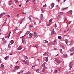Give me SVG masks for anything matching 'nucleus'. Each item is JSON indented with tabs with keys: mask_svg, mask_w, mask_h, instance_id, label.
I'll list each match as a JSON object with an SVG mask.
<instances>
[{
	"mask_svg": "<svg viewBox=\"0 0 74 74\" xmlns=\"http://www.w3.org/2000/svg\"><path fill=\"white\" fill-rule=\"evenodd\" d=\"M25 36H26V34L24 35V36L20 37V38H22V42L23 44V43H24V42L25 41V39L24 38Z\"/></svg>",
	"mask_w": 74,
	"mask_h": 74,
	"instance_id": "f257e3e1",
	"label": "nucleus"
},
{
	"mask_svg": "<svg viewBox=\"0 0 74 74\" xmlns=\"http://www.w3.org/2000/svg\"><path fill=\"white\" fill-rule=\"evenodd\" d=\"M69 67L70 68V69H69V70H71V68H72V67H73V61L71 62L69 64Z\"/></svg>",
	"mask_w": 74,
	"mask_h": 74,
	"instance_id": "f03ea898",
	"label": "nucleus"
},
{
	"mask_svg": "<svg viewBox=\"0 0 74 74\" xmlns=\"http://www.w3.org/2000/svg\"><path fill=\"white\" fill-rule=\"evenodd\" d=\"M62 18V17L61 15L59 14L58 16V21H61Z\"/></svg>",
	"mask_w": 74,
	"mask_h": 74,
	"instance_id": "7ed1b4c3",
	"label": "nucleus"
},
{
	"mask_svg": "<svg viewBox=\"0 0 74 74\" xmlns=\"http://www.w3.org/2000/svg\"><path fill=\"white\" fill-rule=\"evenodd\" d=\"M55 60L56 62H57L58 64H60L61 63V62H60V60H58V59H55Z\"/></svg>",
	"mask_w": 74,
	"mask_h": 74,
	"instance_id": "20e7f679",
	"label": "nucleus"
},
{
	"mask_svg": "<svg viewBox=\"0 0 74 74\" xmlns=\"http://www.w3.org/2000/svg\"><path fill=\"white\" fill-rule=\"evenodd\" d=\"M22 60L24 62V63H25V64H27V65H28L29 64V62H28V61H26L24 60Z\"/></svg>",
	"mask_w": 74,
	"mask_h": 74,
	"instance_id": "39448f33",
	"label": "nucleus"
},
{
	"mask_svg": "<svg viewBox=\"0 0 74 74\" xmlns=\"http://www.w3.org/2000/svg\"><path fill=\"white\" fill-rule=\"evenodd\" d=\"M37 32H34V37H36L37 36Z\"/></svg>",
	"mask_w": 74,
	"mask_h": 74,
	"instance_id": "423d86ee",
	"label": "nucleus"
},
{
	"mask_svg": "<svg viewBox=\"0 0 74 74\" xmlns=\"http://www.w3.org/2000/svg\"><path fill=\"white\" fill-rule=\"evenodd\" d=\"M56 34V33L55 32V31H54V29H53L52 30L51 34L52 35V34Z\"/></svg>",
	"mask_w": 74,
	"mask_h": 74,
	"instance_id": "0eeeda50",
	"label": "nucleus"
},
{
	"mask_svg": "<svg viewBox=\"0 0 74 74\" xmlns=\"http://www.w3.org/2000/svg\"><path fill=\"white\" fill-rule=\"evenodd\" d=\"M4 14H5V12H3L1 13L0 14V18H1V17L3 16V15H4Z\"/></svg>",
	"mask_w": 74,
	"mask_h": 74,
	"instance_id": "6e6552de",
	"label": "nucleus"
},
{
	"mask_svg": "<svg viewBox=\"0 0 74 74\" xmlns=\"http://www.w3.org/2000/svg\"><path fill=\"white\" fill-rule=\"evenodd\" d=\"M43 17V14H41L40 15V19H42V18Z\"/></svg>",
	"mask_w": 74,
	"mask_h": 74,
	"instance_id": "1a4fd4ad",
	"label": "nucleus"
},
{
	"mask_svg": "<svg viewBox=\"0 0 74 74\" xmlns=\"http://www.w3.org/2000/svg\"><path fill=\"white\" fill-rule=\"evenodd\" d=\"M8 4H9V5H11V4L12 3V1L11 0L9 1L8 3Z\"/></svg>",
	"mask_w": 74,
	"mask_h": 74,
	"instance_id": "9d476101",
	"label": "nucleus"
},
{
	"mask_svg": "<svg viewBox=\"0 0 74 74\" xmlns=\"http://www.w3.org/2000/svg\"><path fill=\"white\" fill-rule=\"evenodd\" d=\"M19 66H16L15 68L14 69L15 70H18V69H19Z\"/></svg>",
	"mask_w": 74,
	"mask_h": 74,
	"instance_id": "9b49d317",
	"label": "nucleus"
},
{
	"mask_svg": "<svg viewBox=\"0 0 74 74\" xmlns=\"http://www.w3.org/2000/svg\"><path fill=\"white\" fill-rule=\"evenodd\" d=\"M73 51H74V47L72 48L70 50V52H73Z\"/></svg>",
	"mask_w": 74,
	"mask_h": 74,
	"instance_id": "f8f14e48",
	"label": "nucleus"
},
{
	"mask_svg": "<svg viewBox=\"0 0 74 74\" xmlns=\"http://www.w3.org/2000/svg\"><path fill=\"white\" fill-rule=\"evenodd\" d=\"M11 32H10L9 34L8 35V38H9V37H10V34H11Z\"/></svg>",
	"mask_w": 74,
	"mask_h": 74,
	"instance_id": "ddd939ff",
	"label": "nucleus"
},
{
	"mask_svg": "<svg viewBox=\"0 0 74 74\" xmlns=\"http://www.w3.org/2000/svg\"><path fill=\"white\" fill-rule=\"evenodd\" d=\"M10 43L12 44H13L14 43V42L13 40H11V41H10Z\"/></svg>",
	"mask_w": 74,
	"mask_h": 74,
	"instance_id": "4468645a",
	"label": "nucleus"
},
{
	"mask_svg": "<svg viewBox=\"0 0 74 74\" xmlns=\"http://www.w3.org/2000/svg\"><path fill=\"white\" fill-rule=\"evenodd\" d=\"M6 43V40H5L2 43L3 45H5Z\"/></svg>",
	"mask_w": 74,
	"mask_h": 74,
	"instance_id": "2eb2a0df",
	"label": "nucleus"
},
{
	"mask_svg": "<svg viewBox=\"0 0 74 74\" xmlns=\"http://www.w3.org/2000/svg\"><path fill=\"white\" fill-rule=\"evenodd\" d=\"M4 65H3V64H1V68H3V67H4Z\"/></svg>",
	"mask_w": 74,
	"mask_h": 74,
	"instance_id": "dca6fc26",
	"label": "nucleus"
},
{
	"mask_svg": "<svg viewBox=\"0 0 74 74\" xmlns=\"http://www.w3.org/2000/svg\"><path fill=\"white\" fill-rule=\"evenodd\" d=\"M29 36H30V38H31V37H32V36H33V34H31V33H30L29 34Z\"/></svg>",
	"mask_w": 74,
	"mask_h": 74,
	"instance_id": "f3484780",
	"label": "nucleus"
},
{
	"mask_svg": "<svg viewBox=\"0 0 74 74\" xmlns=\"http://www.w3.org/2000/svg\"><path fill=\"white\" fill-rule=\"evenodd\" d=\"M54 5H55V4H54V3H52V4H51V6L52 7H54Z\"/></svg>",
	"mask_w": 74,
	"mask_h": 74,
	"instance_id": "a211bd4d",
	"label": "nucleus"
},
{
	"mask_svg": "<svg viewBox=\"0 0 74 74\" xmlns=\"http://www.w3.org/2000/svg\"><path fill=\"white\" fill-rule=\"evenodd\" d=\"M22 49V48L21 46H20L18 47V50H21Z\"/></svg>",
	"mask_w": 74,
	"mask_h": 74,
	"instance_id": "6ab92c4d",
	"label": "nucleus"
},
{
	"mask_svg": "<svg viewBox=\"0 0 74 74\" xmlns=\"http://www.w3.org/2000/svg\"><path fill=\"white\" fill-rule=\"evenodd\" d=\"M68 8V7H66V8H63L62 9H61V10H62V11H63V10H65V9H66L67 8Z\"/></svg>",
	"mask_w": 74,
	"mask_h": 74,
	"instance_id": "aec40b11",
	"label": "nucleus"
},
{
	"mask_svg": "<svg viewBox=\"0 0 74 74\" xmlns=\"http://www.w3.org/2000/svg\"><path fill=\"white\" fill-rule=\"evenodd\" d=\"M30 33V32L29 31H27L26 32L25 34H29Z\"/></svg>",
	"mask_w": 74,
	"mask_h": 74,
	"instance_id": "412c9836",
	"label": "nucleus"
},
{
	"mask_svg": "<svg viewBox=\"0 0 74 74\" xmlns=\"http://www.w3.org/2000/svg\"><path fill=\"white\" fill-rule=\"evenodd\" d=\"M8 58H9V56H6V57H5V60H7V59H8Z\"/></svg>",
	"mask_w": 74,
	"mask_h": 74,
	"instance_id": "4be33fe9",
	"label": "nucleus"
},
{
	"mask_svg": "<svg viewBox=\"0 0 74 74\" xmlns=\"http://www.w3.org/2000/svg\"><path fill=\"white\" fill-rule=\"evenodd\" d=\"M45 58L46 62H48V57H46Z\"/></svg>",
	"mask_w": 74,
	"mask_h": 74,
	"instance_id": "5701e85b",
	"label": "nucleus"
},
{
	"mask_svg": "<svg viewBox=\"0 0 74 74\" xmlns=\"http://www.w3.org/2000/svg\"><path fill=\"white\" fill-rule=\"evenodd\" d=\"M16 30H17V27L16 28H15V29L14 30L13 32L14 33H15L16 32Z\"/></svg>",
	"mask_w": 74,
	"mask_h": 74,
	"instance_id": "b1692460",
	"label": "nucleus"
},
{
	"mask_svg": "<svg viewBox=\"0 0 74 74\" xmlns=\"http://www.w3.org/2000/svg\"><path fill=\"white\" fill-rule=\"evenodd\" d=\"M15 71H16L15 69H14L12 71V73H14V72H15Z\"/></svg>",
	"mask_w": 74,
	"mask_h": 74,
	"instance_id": "393cba45",
	"label": "nucleus"
},
{
	"mask_svg": "<svg viewBox=\"0 0 74 74\" xmlns=\"http://www.w3.org/2000/svg\"><path fill=\"white\" fill-rule=\"evenodd\" d=\"M45 63H44L43 64H42V67H45Z\"/></svg>",
	"mask_w": 74,
	"mask_h": 74,
	"instance_id": "a878e982",
	"label": "nucleus"
},
{
	"mask_svg": "<svg viewBox=\"0 0 74 74\" xmlns=\"http://www.w3.org/2000/svg\"><path fill=\"white\" fill-rule=\"evenodd\" d=\"M54 73H58V71L57 70H56L55 71H54Z\"/></svg>",
	"mask_w": 74,
	"mask_h": 74,
	"instance_id": "bb28decb",
	"label": "nucleus"
},
{
	"mask_svg": "<svg viewBox=\"0 0 74 74\" xmlns=\"http://www.w3.org/2000/svg\"><path fill=\"white\" fill-rule=\"evenodd\" d=\"M52 21V19H51L49 20V23H51Z\"/></svg>",
	"mask_w": 74,
	"mask_h": 74,
	"instance_id": "cd10ccee",
	"label": "nucleus"
},
{
	"mask_svg": "<svg viewBox=\"0 0 74 74\" xmlns=\"http://www.w3.org/2000/svg\"><path fill=\"white\" fill-rule=\"evenodd\" d=\"M58 38L60 40V39H61V38H62V37L61 36H59L58 37Z\"/></svg>",
	"mask_w": 74,
	"mask_h": 74,
	"instance_id": "c85d7f7f",
	"label": "nucleus"
},
{
	"mask_svg": "<svg viewBox=\"0 0 74 74\" xmlns=\"http://www.w3.org/2000/svg\"><path fill=\"white\" fill-rule=\"evenodd\" d=\"M63 55L66 58H67V54H64Z\"/></svg>",
	"mask_w": 74,
	"mask_h": 74,
	"instance_id": "c756f323",
	"label": "nucleus"
},
{
	"mask_svg": "<svg viewBox=\"0 0 74 74\" xmlns=\"http://www.w3.org/2000/svg\"><path fill=\"white\" fill-rule=\"evenodd\" d=\"M48 53V52H45V53H44L43 55H45L47 53Z\"/></svg>",
	"mask_w": 74,
	"mask_h": 74,
	"instance_id": "7c9ffc66",
	"label": "nucleus"
},
{
	"mask_svg": "<svg viewBox=\"0 0 74 74\" xmlns=\"http://www.w3.org/2000/svg\"><path fill=\"white\" fill-rule=\"evenodd\" d=\"M45 68H43L42 70V72H43V73L45 71Z\"/></svg>",
	"mask_w": 74,
	"mask_h": 74,
	"instance_id": "2f4dec72",
	"label": "nucleus"
},
{
	"mask_svg": "<svg viewBox=\"0 0 74 74\" xmlns=\"http://www.w3.org/2000/svg\"><path fill=\"white\" fill-rule=\"evenodd\" d=\"M51 25V24L50 23H49L48 24L47 26H49Z\"/></svg>",
	"mask_w": 74,
	"mask_h": 74,
	"instance_id": "473e14b6",
	"label": "nucleus"
},
{
	"mask_svg": "<svg viewBox=\"0 0 74 74\" xmlns=\"http://www.w3.org/2000/svg\"><path fill=\"white\" fill-rule=\"evenodd\" d=\"M74 52H73L72 53H71L70 54L72 56H73L74 55Z\"/></svg>",
	"mask_w": 74,
	"mask_h": 74,
	"instance_id": "72a5a7b5",
	"label": "nucleus"
},
{
	"mask_svg": "<svg viewBox=\"0 0 74 74\" xmlns=\"http://www.w3.org/2000/svg\"><path fill=\"white\" fill-rule=\"evenodd\" d=\"M30 74V72L29 71H28L26 73V74Z\"/></svg>",
	"mask_w": 74,
	"mask_h": 74,
	"instance_id": "f704fd0d",
	"label": "nucleus"
},
{
	"mask_svg": "<svg viewBox=\"0 0 74 74\" xmlns=\"http://www.w3.org/2000/svg\"><path fill=\"white\" fill-rule=\"evenodd\" d=\"M14 1L15 3H18V0H14Z\"/></svg>",
	"mask_w": 74,
	"mask_h": 74,
	"instance_id": "c9c22d12",
	"label": "nucleus"
},
{
	"mask_svg": "<svg viewBox=\"0 0 74 74\" xmlns=\"http://www.w3.org/2000/svg\"><path fill=\"white\" fill-rule=\"evenodd\" d=\"M30 21H31L32 20V19H31V18H30V16H29L28 17Z\"/></svg>",
	"mask_w": 74,
	"mask_h": 74,
	"instance_id": "e433bc0d",
	"label": "nucleus"
},
{
	"mask_svg": "<svg viewBox=\"0 0 74 74\" xmlns=\"http://www.w3.org/2000/svg\"><path fill=\"white\" fill-rule=\"evenodd\" d=\"M43 6V7H47V4H45Z\"/></svg>",
	"mask_w": 74,
	"mask_h": 74,
	"instance_id": "4c0bfd02",
	"label": "nucleus"
},
{
	"mask_svg": "<svg viewBox=\"0 0 74 74\" xmlns=\"http://www.w3.org/2000/svg\"><path fill=\"white\" fill-rule=\"evenodd\" d=\"M36 66H32V69H33V67H36Z\"/></svg>",
	"mask_w": 74,
	"mask_h": 74,
	"instance_id": "58836bf2",
	"label": "nucleus"
},
{
	"mask_svg": "<svg viewBox=\"0 0 74 74\" xmlns=\"http://www.w3.org/2000/svg\"><path fill=\"white\" fill-rule=\"evenodd\" d=\"M45 43H48V41H47V40H45Z\"/></svg>",
	"mask_w": 74,
	"mask_h": 74,
	"instance_id": "ea45409f",
	"label": "nucleus"
},
{
	"mask_svg": "<svg viewBox=\"0 0 74 74\" xmlns=\"http://www.w3.org/2000/svg\"><path fill=\"white\" fill-rule=\"evenodd\" d=\"M60 14H61V15H63V12H60Z\"/></svg>",
	"mask_w": 74,
	"mask_h": 74,
	"instance_id": "a19ab883",
	"label": "nucleus"
},
{
	"mask_svg": "<svg viewBox=\"0 0 74 74\" xmlns=\"http://www.w3.org/2000/svg\"><path fill=\"white\" fill-rule=\"evenodd\" d=\"M7 16H8V18H10V16L8 14L7 15Z\"/></svg>",
	"mask_w": 74,
	"mask_h": 74,
	"instance_id": "79ce46f5",
	"label": "nucleus"
},
{
	"mask_svg": "<svg viewBox=\"0 0 74 74\" xmlns=\"http://www.w3.org/2000/svg\"><path fill=\"white\" fill-rule=\"evenodd\" d=\"M8 48H10L11 47V46H10V44H9L8 46Z\"/></svg>",
	"mask_w": 74,
	"mask_h": 74,
	"instance_id": "37998d69",
	"label": "nucleus"
},
{
	"mask_svg": "<svg viewBox=\"0 0 74 74\" xmlns=\"http://www.w3.org/2000/svg\"><path fill=\"white\" fill-rule=\"evenodd\" d=\"M25 59H28V57L27 56H25Z\"/></svg>",
	"mask_w": 74,
	"mask_h": 74,
	"instance_id": "c03bdc74",
	"label": "nucleus"
},
{
	"mask_svg": "<svg viewBox=\"0 0 74 74\" xmlns=\"http://www.w3.org/2000/svg\"><path fill=\"white\" fill-rule=\"evenodd\" d=\"M29 1H30V0H27L26 2V3H27L28 2H29Z\"/></svg>",
	"mask_w": 74,
	"mask_h": 74,
	"instance_id": "a18cd8bd",
	"label": "nucleus"
},
{
	"mask_svg": "<svg viewBox=\"0 0 74 74\" xmlns=\"http://www.w3.org/2000/svg\"><path fill=\"white\" fill-rule=\"evenodd\" d=\"M60 69H61V68H58V70H59V71H60Z\"/></svg>",
	"mask_w": 74,
	"mask_h": 74,
	"instance_id": "49530a36",
	"label": "nucleus"
},
{
	"mask_svg": "<svg viewBox=\"0 0 74 74\" xmlns=\"http://www.w3.org/2000/svg\"><path fill=\"white\" fill-rule=\"evenodd\" d=\"M60 53H62V49H60Z\"/></svg>",
	"mask_w": 74,
	"mask_h": 74,
	"instance_id": "de8ad7c7",
	"label": "nucleus"
},
{
	"mask_svg": "<svg viewBox=\"0 0 74 74\" xmlns=\"http://www.w3.org/2000/svg\"><path fill=\"white\" fill-rule=\"evenodd\" d=\"M65 42L66 44H67V43H68V41H67V40H65Z\"/></svg>",
	"mask_w": 74,
	"mask_h": 74,
	"instance_id": "09e8293b",
	"label": "nucleus"
},
{
	"mask_svg": "<svg viewBox=\"0 0 74 74\" xmlns=\"http://www.w3.org/2000/svg\"><path fill=\"white\" fill-rule=\"evenodd\" d=\"M33 27V26L31 25L29 26V27L31 28V27Z\"/></svg>",
	"mask_w": 74,
	"mask_h": 74,
	"instance_id": "8fccbe9b",
	"label": "nucleus"
},
{
	"mask_svg": "<svg viewBox=\"0 0 74 74\" xmlns=\"http://www.w3.org/2000/svg\"><path fill=\"white\" fill-rule=\"evenodd\" d=\"M25 18H23L22 19V21H25Z\"/></svg>",
	"mask_w": 74,
	"mask_h": 74,
	"instance_id": "3c124183",
	"label": "nucleus"
},
{
	"mask_svg": "<svg viewBox=\"0 0 74 74\" xmlns=\"http://www.w3.org/2000/svg\"><path fill=\"white\" fill-rule=\"evenodd\" d=\"M62 47L63 49H64V46H62Z\"/></svg>",
	"mask_w": 74,
	"mask_h": 74,
	"instance_id": "603ef678",
	"label": "nucleus"
},
{
	"mask_svg": "<svg viewBox=\"0 0 74 74\" xmlns=\"http://www.w3.org/2000/svg\"><path fill=\"white\" fill-rule=\"evenodd\" d=\"M10 68H12V65H11L10 66Z\"/></svg>",
	"mask_w": 74,
	"mask_h": 74,
	"instance_id": "864d4df0",
	"label": "nucleus"
},
{
	"mask_svg": "<svg viewBox=\"0 0 74 74\" xmlns=\"http://www.w3.org/2000/svg\"><path fill=\"white\" fill-rule=\"evenodd\" d=\"M71 23V21H69L68 22V23H69V24H70V23Z\"/></svg>",
	"mask_w": 74,
	"mask_h": 74,
	"instance_id": "5fc2aeb1",
	"label": "nucleus"
},
{
	"mask_svg": "<svg viewBox=\"0 0 74 74\" xmlns=\"http://www.w3.org/2000/svg\"><path fill=\"white\" fill-rule=\"evenodd\" d=\"M55 27H57V26L56 25V24H55Z\"/></svg>",
	"mask_w": 74,
	"mask_h": 74,
	"instance_id": "6e6d98bb",
	"label": "nucleus"
},
{
	"mask_svg": "<svg viewBox=\"0 0 74 74\" xmlns=\"http://www.w3.org/2000/svg\"><path fill=\"white\" fill-rule=\"evenodd\" d=\"M39 71V69H37L36 70V71L37 72V71Z\"/></svg>",
	"mask_w": 74,
	"mask_h": 74,
	"instance_id": "4d7b16f0",
	"label": "nucleus"
},
{
	"mask_svg": "<svg viewBox=\"0 0 74 74\" xmlns=\"http://www.w3.org/2000/svg\"><path fill=\"white\" fill-rule=\"evenodd\" d=\"M19 16V14H17V16Z\"/></svg>",
	"mask_w": 74,
	"mask_h": 74,
	"instance_id": "13d9d810",
	"label": "nucleus"
},
{
	"mask_svg": "<svg viewBox=\"0 0 74 74\" xmlns=\"http://www.w3.org/2000/svg\"><path fill=\"white\" fill-rule=\"evenodd\" d=\"M23 21H21L20 22V24H22V23Z\"/></svg>",
	"mask_w": 74,
	"mask_h": 74,
	"instance_id": "bf43d9fd",
	"label": "nucleus"
},
{
	"mask_svg": "<svg viewBox=\"0 0 74 74\" xmlns=\"http://www.w3.org/2000/svg\"><path fill=\"white\" fill-rule=\"evenodd\" d=\"M69 12H72V10H70L69 11Z\"/></svg>",
	"mask_w": 74,
	"mask_h": 74,
	"instance_id": "052dcab7",
	"label": "nucleus"
},
{
	"mask_svg": "<svg viewBox=\"0 0 74 74\" xmlns=\"http://www.w3.org/2000/svg\"><path fill=\"white\" fill-rule=\"evenodd\" d=\"M18 62H19V61H18L17 62H16V64H17V63H18Z\"/></svg>",
	"mask_w": 74,
	"mask_h": 74,
	"instance_id": "680f3d73",
	"label": "nucleus"
},
{
	"mask_svg": "<svg viewBox=\"0 0 74 74\" xmlns=\"http://www.w3.org/2000/svg\"><path fill=\"white\" fill-rule=\"evenodd\" d=\"M42 12H44V10H42Z\"/></svg>",
	"mask_w": 74,
	"mask_h": 74,
	"instance_id": "e2e57ef3",
	"label": "nucleus"
},
{
	"mask_svg": "<svg viewBox=\"0 0 74 74\" xmlns=\"http://www.w3.org/2000/svg\"><path fill=\"white\" fill-rule=\"evenodd\" d=\"M2 40L3 41H4V38H2Z\"/></svg>",
	"mask_w": 74,
	"mask_h": 74,
	"instance_id": "0e129e2a",
	"label": "nucleus"
},
{
	"mask_svg": "<svg viewBox=\"0 0 74 74\" xmlns=\"http://www.w3.org/2000/svg\"><path fill=\"white\" fill-rule=\"evenodd\" d=\"M54 41L55 43V42H56V40H55Z\"/></svg>",
	"mask_w": 74,
	"mask_h": 74,
	"instance_id": "69168bd1",
	"label": "nucleus"
},
{
	"mask_svg": "<svg viewBox=\"0 0 74 74\" xmlns=\"http://www.w3.org/2000/svg\"><path fill=\"white\" fill-rule=\"evenodd\" d=\"M10 55H12V53H10Z\"/></svg>",
	"mask_w": 74,
	"mask_h": 74,
	"instance_id": "338daca9",
	"label": "nucleus"
},
{
	"mask_svg": "<svg viewBox=\"0 0 74 74\" xmlns=\"http://www.w3.org/2000/svg\"><path fill=\"white\" fill-rule=\"evenodd\" d=\"M18 74H20V72H18Z\"/></svg>",
	"mask_w": 74,
	"mask_h": 74,
	"instance_id": "774afa93",
	"label": "nucleus"
}]
</instances>
